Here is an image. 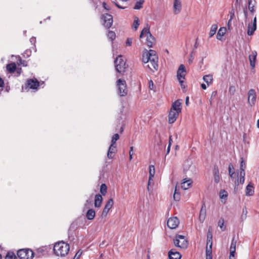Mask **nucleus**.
Returning a JSON list of instances; mask_svg holds the SVG:
<instances>
[{"instance_id":"36","label":"nucleus","mask_w":259,"mask_h":259,"mask_svg":"<svg viewBox=\"0 0 259 259\" xmlns=\"http://www.w3.org/2000/svg\"><path fill=\"white\" fill-rule=\"evenodd\" d=\"M144 3V0H138L134 7V9H135V10H139L141 8H142V5L143 4V3Z\"/></svg>"},{"instance_id":"34","label":"nucleus","mask_w":259,"mask_h":259,"mask_svg":"<svg viewBox=\"0 0 259 259\" xmlns=\"http://www.w3.org/2000/svg\"><path fill=\"white\" fill-rule=\"evenodd\" d=\"M178 191V190L176 186L175 187V192L173 195L174 199L176 201H178L180 200V194Z\"/></svg>"},{"instance_id":"31","label":"nucleus","mask_w":259,"mask_h":259,"mask_svg":"<svg viewBox=\"0 0 259 259\" xmlns=\"http://www.w3.org/2000/svg\"><path fill=\"white\" fill-rule=\"evenodd\" d=\"M93 194H92L90 198H89L87 200L84 205V209L90 208L93 204Z\"/></svg>"},{"instance_id":"16","label":"nucleus","mask_w":259,"mask_h":259,"mask_svg":"<svg viewBox=\"0 0 259 259\" xmlns=\"http://www.w3.org/2000/svg\"><path fill=\"white\" fill-rule=\"evenodd\" d=\"M181 254L175 249H171L168 251L169 259H181Z\"/></svg>"},{"instance_id":"49","label":"nucleus","mask_w":259,"mask_h":259,"mask_svg":"<svg viewBox=\"0 0 259 259\" xmlns=\"http://www.w3.org/2000/svg\"><path fill=\"white\" fill-rule=\"evenodd\" d=\"M222 28H220L218 32L217 33V38L219 40H221L222 36H223L224 34V32L223 31L222 32Z\"/></svg>"},{"instance_id":"44","label":"nucleus","mask_w":259,"mask_h":259,"mask_svg":"<svg viewBox=\"0 0 259 259\" xmlns=\"http://www.w3.org/2000/svg\"><path fill=\"white\" fill-rule=\"evenodd\" d=\"M236 92V88L234 85H231L229 89V93L231 96H233Z\"/></svg>"},{"instance_id":"33","label":"nucleus","mask_w":259,"mask_h":259,"mask_svg":"<svg viewBox=\"0 0 259 259\" xmlns=\"http://www.w3.org/2000/svg\"><path fill=\"white\" fill-rule=\"evenodd\" d=\"M218 26L217 25H212L210 28V30L209 33V37L213 36L216 33Z\"/></svg>"},{"instance_id":"46","label":"nucleus","mask_w":259,"mask_h":259,"mask_svg":"<svg viewBox=\"0 0 259 259\" xmlns=\"http://www.w3.org/2000/svg\"><path fill=\"white\" fill-rule=\"evenodd\" d=\"M247 214V211L246 208H243L242 209V214L241 215V219L242 220L246 219Z\"/></svg>"},{"instance_id":"27","label":"nucleus","mask_w":259,"mask_h":259,"mask_svg":"<svg viewBox=\"0 0 259 259\" xmlns=\"http://www.w3.org/2000/svg\"><path fill=\"white\" fill-rule=\"evenodd\" d=\"M256 29V26H254L252 24H249L247 28V34L250 36L252 35Z\"/></svg>"},{"instance_id":"1","label":"nucleus","mask_w":259,"mask_h":259,"mask_svg":"<svg viewBox=\"0 0 259 259\" xmlns=\"http://www.w3.org/2000/svg\"><path fill=\"white\" fill-rule=\"evenodd\" d=\"M158 58L156 55V52L152 50H150L148 52H145L143 53L142 56V61L144 63H148L147 67L152 71H154L158 69Z\"/></svg>"},{"instance_id":"28","label":"nucleus","mask_w":259,"mask_h":259,"mask_svg":"<svg viewBox=\"0 0 259 259\" xmlns=\"http://www.w3.org/2000/svg\"><path fill=\"white\" fill-rule=\"evenodd\" d=\"M7 70L10 73H13L16 69V65L15 63H11L7 65Z\"/></svg>"},{"instance_id":"18","label":"nucleus","mask_w":259,"mask_h":259,"mask_svg":"<svg viewBox=\"0 0 259 259\" xmlns=\"http://www.w3.org/2000/svg\"><path fill=\"white\" fill-rule=\"evenodd\" d=\"M206 216V206L205 204L203 203L201 205V210L199 216V220L200 223H202L205 220Z\"/></svg>"},{"instance_id":"62","label":"nucleus","mask_w":259,"mask_h":259,"mask_svg":"<svg viewBox=\"0 0 259 259\" xmlns=\"http://www.w3.org/2000/svg\"><path fill=\"white\" fill-rule=\"evenodd\" d=\"M212 244H209L208 246H206V249H207L209 251H212Z\"/></svg>"},{"instance_id":"63","label":"nucleus","mask_w":259,"mask_h":259,"mask_svg":"<svg viewBox=\"0 0 259 259\" xmlns=\"http://www.w3.org/2000/svg\"><path fill=\"white\" fill-rule=\"evenodd\" d=\"M115 5H116V6L119 9H124L125 8V7H123L121 6H120L119 4H118L117 3H114Z\"/></svg>"},{"instance_id":"55","label":"nucleus","mask_w":259,"mask_h":259,"mask_svg":"<svg viewBox=\"0 0 259 259\" xmlns=\"http://www.w3.org/2000/svg\"><path fill=\"white\" fill-rule=\"evenodd\" d=\"M30 43L34 45V47L35 48V42H36V38L34 36H32V37L30 38Z\"/></svg>"},{"instance_id":"2","label":"nucleus","mask_w":259,"mask_h":259,"mask_svg":"<svg viewBox=\"0 0 259 259\" xmlns=\"http://www.w3.org/2000/svg\"><path fill=\"white\" fill-rule=\"evenodd\" d=\"M69 245L64 241H60L54 245V251L57 256H64L69 251Z\"/></svg>"},{"instance_id":"24","label":"nucleus","mask_w":259,"mask_h":259,"mask_svg":"<svg viewBox=\"0 0 259 259\" xmlns=\"http://www.w3.org/2000/svg\"><path fill=\"white\" fill-rule=\"evenodd\" d=\"M102 199V197L101 195H96L94 203L95 206L96 207H99L101 205Z\"/></svg>"},{"instance_id":"32","label":"nucleus","mask_w":259,"mask_h":259,"mask_svg":"<svg viewBox=\"0 0 259 259\" xmlns=\"http://www.w3.org/2000/svg\"><path fill=\"white\" fill-rule=\"evenodd\" d=\"M203 80L209 85L212 82V75L210 74L205 75L203 77Z\"/></svg>"},{"instance_id":"14","label":"nucleus","mask_w":259,"mask_h":259,"mask_svg":"<svg viewBox=\"0 0 259 259\" xmlns=\"http://www.w3.org/2000/svg\"><path fill=\"white\" fill-rule=\"evenodd\" d=\"M113 204V200L112 198L109 199L106 203L102 213V217H104L106 216L110 208L112 207Z\"/></svg>"},{"instance_id":"30","label":"nucleus","mask_w":259,"mask_h":259,"mask_svg":"<svg viewBox=\"0 0 259 259\" xmlns=\"http://www.w3.org/2000/svg\"><path fill=\"white\" fill-rule=\"evenodd\" d=\"M254 193L253 187L249 184L246 188V195L247 196H252Z\"/></svg>"},{"instance_id":"52","label":"nucleus","mask_w":259,"mask_h":259,"mask_svg":"<svg viewBox=\"0 0 259 259\" xmlns=\"http://www.w3.org/2000/svg\"><path fill=\"white\" fill-rule=\"evenodd\" d=\"M31 54V51L30 50H26L23 56L24 57H29Z\"/></svg>"},{"instance_id":"50","label":"nucleus","mask_w":259,"mask_h":259,"mask_svg":"<svg viewBox=\"0 0 259 259\" xmlns=\"http://www.w3.org/2000/svg\"><path fill=\"white\" fill-rule=\"evenodd\" d=\"M194 59V55H193V52H192L189 56V58L188 60L189 64H190L192 63Z\"/></svg>"},{"instance_id":"39","label":"nucleus","mask_w":259,"mask_h":259,"mask_svg":"<svg viewBox=\"0 0 259 259\" xmlns=\"http://www.w3.org/2000/svg\"><path fill=\"white\" fill-rule=\"evenodd\" d=\"M229 174L230 177L232 178L233 175L235 174L234 168L233 164L230 163L228 166Z\"/></svg>"},{"instance_id":"8","label":"nucleus","mask_w":259,"mask_h":259,"mask_svg":"<svg viewBox=\"0 0 259 259\" xmlns=\"http://www.w3.org/2000/svg\"><path fill=\"white\" fill-rule=\"evenodd\" d=\"M186 75V69L183 64L180 65L177 71V78L179 81L180 84L182 88H185V86L183 85L184 80Z\"/></svg>"},{"instance_id":"9","label":"nucleus","mask_w":259,"mask_h":259,"mask_svg":"<svg viewBox=\"0 0 259 259\" xmlns=\"http://www.w3.org/2000/svg\"><path fill=\"white\" fill-rule=\"evenodd\" d=\"M101 19L103 21V25L107 28H109L112 25L113 23V18L112 16L109 14H105L102 15Z\"/></svg>"},{"instance_id":"15","label":"nucleus","mask_w":259,"mask_h":259,"mask_svg":"<svg viewBox=\"0 0 259 259\" xmlns=\"http://www.w3.org/2000/svg\"><path fill=\"white\" fill-rule=\"evenodd\" d=\"M179 112L178 111H175L171 109L170 110L169 114H168V122L169 123H173L178 118Z\"/></svg>"},{"instance_id":"22","label":"nucleus","mask_w":259,"mask_h":259,"mask_svg":"<svg viewBox=\"0 0 259 259\" xmlns=\"http://www.w3.org/2000/svg\"><path fill=\"white\" fill-rule=\"evenodd\" d=\"M237 241L235 240L234 238L232 239L230 248V253H231V256H235V253L236 251V245Z\"/></svg>"},{"instance_id":"57","label":"nucleus","mask_w":259,"mask_h":259,"mask_svg":"<svg viewBox=\"0 0 259 259\" xmlns=\"http://www.w3.org/2000/svg\"><path fill=\"white\" fill-rule=\"evenodd\" d=\"M102 4L103 8L105 10H106L107 11H109L110 10V7L108 6L105 2H103Z\"/></svg>"},{"instance_id":"25","label":"nucleus","mask_w":259,"mask_h":259,"mask_svg":"<svg viewBox=\"0 0 259 259\" xmlns=\"http://www.w3.org/2000/svg\"><path fill=\"white\" fill-rule=\"evenodd\" d=\"M248 10L252 13L253 14L255 12L254 6L256 4L255 0H248Z\"/></svg>"},{"instance_id":"47","label":"nucleus","mask_w":259,"mask_h":259,"mask_svg":"<svg viewBox=\"0 0 259 259\" xmlns=\"http://www.w3.org/2000/svg\"><path fill=\"white\" fill-rule=\"evenodd\" d=\"M245 168H246L245 162L243 158L242 157H241L240 158V169L245 170Z\"/></svg>"},{"instance_id":"37","label":"nucleus","mask_w":259,"mask_h":259,"mask_svg":"<svg viewBox=\"0 0 259 259\" xmlns=\"http://www.w3.org/2000/svg\"><path fill=\"white\" fill-rule=\"evenodd\" d=\"M218 226L220 227L222 231H224L226 230V226H224V220L221 218L218 222Z\"/></svg>"},{"instance_id":"4","label":"nucleus","mask_w":259,"mask_h":259,"mask_svg":"<svg viewBox=\"0 0 259 259\" xmlns=\"http://www.w3.org/2000/svg\"><path fill=\"white\" fill-rule=\"evenodd\" d=\"M114 64L116 71L119 73L122 74L125 71L126 68V62L123 59L122 55H118L114 60Z\"/></svg>"},{"instance_id":"10","label":"nucleus","mask_w":259,"mask_h":259,"mask_svg":"<svg viewBox=\"0 0 259 259\" xmlns=\"http://www.w3.org/2000/svg\"><path fill=\"white\" fill-rule=\"evenodd\" d=\"M256 100V94L254 89H250L248 92V103L250 106L255 105Z\"/></svg>"},{"instance_id":"58","label":"nucleus","mask_w":259,"mask_h":259,"mask_svg":"<svg viewBox=\"0 0 259 259\" xmlns=\"http://www.w3.org/2000/svg\"><path fill=\"white\" fill-rule=\"evenodd\" d=\"M243 13L245 16V19H247L248 18V12L246 7L244 8L243 9Z\"/></svg>"},{"instance_id":"51","label":"nucleus","mask_w":259,"mask_h":259,"mask_svg":"<svg viewBox=\"0 0 259 259\" xmlns=\"http://www.w3.org/2000/svg\"><path fill=\"white\" fill-rule=\"evenodd\" d=\"M217 95V92L216 91H213L211 93L210 99V104H211L212 100L216 97Z\"/></svg>"},{"instance_id":"48","label":"nucleus","mask_w":259,"mask_h":259,"mask_svg":"<svg viewBox=\"0 0 259 259\" xmlns=\"http://www.w3.org/2000/svg\"><path fill=\"white\" fill-rule=\"evenodd\" d=\"M37 254L38 255V257L40 256L41 255H43L45 254V251L43 248H38L37 250Z\"/></svg>"},{"instance_id":"23","label":"nucleus","mask_w":259,"mask_h":259,"mask_svg":"<svg viewBox=\"0 0 259 259\" xmlns=\"http://www.w3.org/2000/svg\"><path fill=\"white\" fill-rule=\"evenodd\" d=\"M214 181L215 183H218L220 181V178L219 176V170L217 165L214 166L213 168Z\"/></svg>"},{"instance_id":"60","label":"nucleus","mask_w":259,"mask_h":259,"mask_svg":"<svg viewBox=\"0 0 259 259\" xmlns=\"http://www.w3.org/2000/svg\"><path fill=\"white\" fill-rule=\"evenodd\" d=\"M245 170H244V169H240V177H244V178H245Z\"/></svg>"},{"instance_id":"64","label":"nucleus","mask_w":259,"mask_h":259,"mask_svg":"<svg viewBox=\"0 0 259 259\" xmlns=\"http://www.w3.org/2000/svg\"><path fill=\"white\" fill-rule=\"evenodd\" d=\"M172 143V136H170L169 137L168 145L171 146Z\"/></svg>"},{"instance_id":"56","label":"nucleus","mask_w":259,"mask_h":259,"mask_svg":"<svg viewBox=\"0 0 259 259\" xmlns=\"http://www.w3.org/2000/svg\"><path fill=\"white\" fill-rule=\"evenodd\" d=\"M133 41V39L132 38H128L126 41V45L128 46H131Z\"/></svg>"},{"instance_id":"12","label":"nucleus","mask_w":259,"mask_h":259,"mask_svg":"<svg viewBox=\"0 0 259 259\" xmlns=\"http://www.w3.org/2000/svg\"><path fill=\"white\" fill-rule=\"evenodd\" d=\"M26 85L30 89H37L39 82L36 78L29 79L27 80Z\"/></svg>"},{"instance_id":"53","label":"nucleus","mask_w":259,"mask_h":259,"mask_svg":"<svg viewBox=\"0 0 259 259\" xmlns=\"http://www.w3.org/2000/svg\"><path fill=\"white\" fill-rule=\"evenodd\" d=\"M229 14L230 15V19H233L235 16V11L234 9L232 8L231 11L229 12Z\"/></svg>"},{"instance_id":"3","label":"nucleus","mask_w":259,"mask_h":259,"mask_svg":"<svg viewBox=\"0 0 259 259\" xmlns=\"http://www.w3.org/2000/svg\"><path fill=\"white\" fill-rule=\"evenodd\" d=\"M146 36V45L150 48H152L154 44L155 43V39L154 37L152 35L150 31V27L148 24H147L146 27H145L141 31L140 37L141 38L144 37V35Z\"/></svg>"},{"instance_id":"61","label":"nucleus","mask_w":259,"mask_h":259,"mask_svg":"<svg viewBox=\"0 0 259 259\" xmlns=\"http://www.w3.org/2000/svg\"><path fill=\"white\" fill-rule=\"evenodd\" d=\"M4 82L3 79L0 77V88L4 87Z\"/></svg>"},{"instance_id":"38","label":"nucleus","mask_w":259,"mask_h":259,"mask_svg":"<svg viewBox=\"0 0 259 259\" xmlns=\"http://www.w3.org/2000/svg\"><path fill=\"white\" fill-rule=\"evenodd\" d=\"M107 37L111 41H112L115 39L116 35L115 32L112 31H109L107 34Z\"/></svg>"},{"instance_id":"11","label":"nucleus","mask_w":259,"mask_h":259,"mask_svg":"<svg viewBox=\"0 0 259 259\" xmlns=\"http://www.w3.org/2000/svg\"><path fill=\"white\" fill-rule=\"evenodd\" d=\"M180 222L177 217L170 218L167 222V225L171 229H176L179 225Z\"/></svg>"},{"instance_id":"17","label":"nucleus","mask_w":259,"mask_h":259,"mask_svg":"<svg viewBox=\"0 0 259 259\" xmlns=\"http://www.w3.org/2000/svg\"><path fill=\"white\" fill-rule=\"evenodd\" d=\"M116 151V145H113L111 144L108 150L107 157L109 159H112L114 156Z\"/></svg>"},{"instance_id":"43","label":"nucleus","mask_w":259,"mask_h":259,"mask_svg":"<svg viewBox=\"0 0 259 259\" xmlns=\"http://www.w3.org/2000/svg\"><path fill=\"white\" fill-rule=\"evenodd\" d=\"M15 259L16 258L15 254L12 252H8L5 256V259Z\"/></svg>"},{"instance_id":"35","label":"nucleus","mask_w":259,"mask_h":259,"mask_svg":"<svg viewBox=\"0 0 259 259\" xmlns=\"http://www.w3.org/2000/svg\"><path fill=\"white\" fill-rule=\"evenodd\" d=\"M212 244V235L210 231H208L207 234V245Z\"/></svg>"},{"instance_id":"40","label":"nucleus","mask_w":259,"mask_h":259,"mask_svg":"<svg viewBox=\"0 0 259 259\" xmlns=\"http://www.w3.org/2000/svg\"><path fill=\"white\" fill-rule=\"evenodd\" d=\"M107 186L105 184H102L100 187V192L101 193L104 195L107 193Z\"/></svg>"},{"instance_id":"19","label":"nucleus","mask_w":259,"mask_h":259,"mask_svg":"<svg viewBox=\"0 0 259 259\" xmlns=\"http://www.w3.org/2000/svg\"><path fill=\"white\" fill-rule=\"evenodd\" d=\"M170 109L180 113L182 110V104L180 100H177L175 101L172 104Z\"/></svg>"},{"instance_id":"45","label":"nucleus","mask_w":259,"mask_h":259,"mask_svg":"<svg viewBox=\"0 0 259 259\" xmlns=\"http://www.w3.org/2000/svg\"><path fill=\"white\" fill-rule=\"evenodd\" d=\"M220 198L222 199L226 198L228 196V193L224 190H221L220 193Z\"/></svg>"},{"instance_id":"59","label":"nucleus","mask_w":259,"mask_h":259,"mask_svg":"<svg viewBox=\"0 0 259 259\" xmlns=\"http://www.w3.org/2000/svg\"><path fill=\"white\" fill-rule=\"evenodd\" d=\"M211 254H212V251H209V250H208L207 249H206V257H212Z\"/></svg>"},{"instance_id":"7","label":"nucleus","mask_w":259,"mask_h":259,"mask_svg":"<svg viewBox=\"0 0 259 259\" xmlns=\"http://www.w3.org/2000/svg\"><path fill=\"white\" fill-rule=\"evenodd\" d=\"M17 255L20 259H32L34 252L29 249H21L17 251Z\"/></svg>"},{"instance_id":"6","label":"nucleus","mask_w":259,"mask_h":259,"mask_svg":"<svg viewBox=\"0 0 259 259\" xmlns=\"http://www.w3.org/2000/svg\"><path fill=\"white\" fill-rule=\"evenodd\" d=\"M117 94L120 97H124L127 95V90L126 82L124 80L119 79L117 80Z\"/></svg>"},{"instance_id":"21","label":"nucleus","mask_w":259,"mask_h":259,"mask_svg":"<svg viewBox=\"0 0 259 259\" xmlns=\"http://www.w3.org/2000/svg\"><path fill=\"white\" fill-rule=\"evenodd\" d=\"M192 182V180L190 179H184L183 182L181 184L182 188L184 190H187L191 185Z\"/></svg>"},{"instance_id":"13","label":"nucleus","mask_w":259,"mask_h":259,"mask_svg":"<svg viewBox=\"0 0 259 259\" xmlns=\"http://www.w3.org/2000/svg\"><path fill=\"white\" fill-rule=\"evenodd\" d=\"M182 6L181 0H174L173 3V12L175 15L179 14L182 11Z\"/></svg>"},{"instance_id":"29","label":"nucleus","mask_w":259,"mask_h":259,"mask_svg":"<svg viewBox=\"0 0 259 259\" xmlns=\"http://www.w3.org/2000/svg\"><path fill=\"white\" fill-rule=\"evenodd\" d=\"M149 184L151 180H152L155 175V167L153 165H150L149 167Z\"/></svg>"},{"instance_id":"20","label":"nucleus","mask_w":259,"mask_h":259,"mask_svg":"<svg viewBox=\"0 0 259 259\" xmlns=\"http://www.w3.org/2000/svg\"><path fill=\"white\" fill-rule=\"evenodd\" d=\"M256 56L257 53L255 51L252 52L251 54L249 56L250 64L252 68H254L255 66Z\"/></svg>"},{"instance_id":"5","label":"nucleus","mask_w":259,"mask_h":259,"mask_svg":"<svg viewBox=\"0 0 259 259\" xmlns=\"http://www.w3.org/2000/svg\"><path fill=\"white\" fill-rule=\"evenodd\" d=\"M174 243L177 247L186 249L188 245V241L183 235H176L175 238L174 239Z\"/></svg>"},{"instance_id":"42","label":"nucleus","mask_w":259,"mask_h":259,"mask_svg":"<svg viewBox=\"0 0 259 259\" xmlns=\"http://www.w3.org/2000/svg\"><path fill=\"white\" fill-rule=\"evenodd\" d=\"M119 135L118 134H114L112 136V140H111V144H113V145H116V142L119 139Z\"/></svg>"},{"instance_id":"41","label":"nucleus","mask_w":259,"mask_h":259,"mask_svg":"<svg viewBox=\"0 0 259 259\" xmlns=\"http://www.w3.org/2000/svg\"><path fill=\"white\" fill-rule=\"evenodd\" d=\"M139 25H140L139 20L138 18L136 17L134 20L133 24V28L136 30L137 29Z\"/></svg>"},{"instance_id":"54","label":"nucleus","mask_w":259,"mask_h":259,"mask_svg":"<svg viewBox=\"0 0 259 259\" xmlns=\"http://www.w3.org/2000/svg\"><path fill=\"white\" fill-rule=\"evenodd\" d=\"M149 88L151 90H154V83L152 80L149 81Z\"/></svg>"},{"instance_id":"26","label":"nucleus","mask_w":259,"mask_h":259,"mask_svg":"<svg viewBox=\"0 0 259 259\" xmlns=\"http://www.w3.org/2000/svg\"><path fill=\"white\" fill-rule=\"evenodd\" d=\"M95 216V211L93 209H89L87 213L86 217L89 220H92Z\"/></svg>"}]
</instances>
